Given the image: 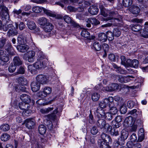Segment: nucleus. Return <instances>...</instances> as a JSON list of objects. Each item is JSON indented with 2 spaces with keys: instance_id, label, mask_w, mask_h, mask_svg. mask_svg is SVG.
I'll return each instance as SVG.
<instances>
[{
  "instance_id": "5701e85b",
  "label": "nucleus",
  "mask_w": 148,
  "mask_h": 148,
  "mask_svg": "<svg viewBox=\"0 0 148 148\" xmlns=\"http://www.w3.org/2000/svg\"><path fill=\"white\" fill-rule=\"evenodd\" d=\"M101 136L102 141H104L105 142L109 143V142L111 143L112 141V139L110 135L105 133H102Z\"/></svg>"
},
{
  "instance_id": "a18cd8bd",
  "label": "nucleus",
  "mask_w": 148,
  "mask_h": 148,
  "mask_svg": "<svg viewBox=\"0 0 148 148\" xmlns=\"http://www.w3.org/2000/svg\"><path fill=\"white\" fill-rule=\"evenodd\" d=\"M10 129L9 125L8 124H4L2 125L0 127V129L2 131L6 132Z\"/></svg>"
},
{
  "instance_id": "13d9d810",
  "label": "nucleus",
  "mask_w": 148,
  "mask_h": 148,
  "mask_svg": "<svg viewBox=\"0 0 148 148\" xmlns=\"http://www.w3.org/2000/svg\"><path fill=\"white\" fill-rule=\"evenodd\" d=\"M43 8H41L39 6H35L32 8V10L35 13H39L42 11Z\"/></svg>"
},
{
  "instance_id": "58836bf2",
  "label": "nucleus",
  "mask_w": 148,
  "mask_h": 148,
  "mask_svg": "<svg viewBox=\"0 0 148 148\" xmlns=\"http://www.w3.org/2000/svg\"><path fill=\"white\" fill-rule=\"evenodd\" d=\"M36 55L37 56V59L38 60H44L46 59H47L46 58L45 56L43 53L42 52L40 51H39L37 52Z\"/></svg>"
},
{
  "instance_id": "ddd939ff",
  "label": "nucleus",
  "mask_w": 148,
  "mask_h": 148,
  "mask_svg": "<svg viewBox=\"0 0 148 148\" xmlns=\"http://www.w3.org/2000/svg\"><path fill=\"white\" fill-rule=\"evenodd\" d=\"M119 87V86L118 84L114 83L110 85L109 86L104 87L103 90L105 91L112 92L118 90Z\"/></svg>"
},
{
  "instance_id": "c03bdc74",
  "label": "nucleus",
  "mask_w": 148,
  "mask_h": 148,
  "mask_svg": "<svg viewBox=\"0 0 148 148\" xmlns=\"http://www.w3.org/2000/svg\"><path fill=\"white\" fill-rule=\"evenodd\" d=\"M15 27L16 29L18 28V26L20 30H22L25 28V25L23 22H20L19 24L15 23Z\"/></svg>"
},
{
  "instance_id": "20e7f679",
  "label": "nucleus",
  "mask_w": 148,
  "mask_h": 148,
  "mask_svg": "<svg viewBox=\"0 0 148 148\" xmlns=\"http://www.w3.org/2000/svg\"><path fill=\"white\" fill-rule=\"evenodd\" d=\"M97 122L96 123V125L100 129H103L104 130V132H106V130H107V128H108L109 126L110 125L109 124L106 123V121L104 119H101L100 118H98Z\"/></svg>"
},
{
  "instance_id": "774afa93",
  "label": "nucleus",
  "mask_w": 148,
  "mask_h": 148,
  "mask_svg": "<svg viewBox=\"0 0 148 148\" xmlns=\"http://www.w3.org/2000/svg\"><path fill=\"white\" fill-rule=\"evenodd\" d=\"M132 60L130 59H127L126 61V65H124V66L128 68L129 67H131L132 66Z\"/></svg>"
},
{
  "instance_id": "5fc2aeb1",
  "label": "nucleus",
  "mask_w": 148,
  "mask_h": 148,
  "mask_svg": "<svg viewBox=\"0 0 148 148\" xmlns=\"http://www.w3.org/2000/svg\"><path fill=\"white\" fill-rule=\"evenodd\" d=\"M129 135L128 132L125 130H123L122 131L121 136V137L126 139Z\"/></svg>"
},
{
  "instance_id": "37998d69",
  "label": "nucleus",
  "mask_w": 148,
  "mask_h": 148,
  "mask_svg": "<svg viewBox=\"0 0 148 148\" xmlns=\"http://www.w3.org/2000/svg\"><path fill=\"white\" fill-rule=\"evenodd\" d=\"M93 47L94 49L96 51H99L101 49V45L98 42H95L93 44Z\"/></svg>"
},
{
  "instance_id": "680f3d73",
  "label": "nucleus",
  "mask_w": 148,
  "mask_h": 148,
  "mask_svg": "<svg viewBox=\"0 0 148 148\" xmlns=\"http://www.w3.org/2000/svg\"><path fill=\"white\" fill-rule=\"evenodd\" d=\"M28 68V70L32 74H33L36 71V70L35 69V67L34 66V64L33 65H29Z\"/></svg>"
},
{
  "instance_id": "052dcab7",
  "label": "nucleus",
  "mask_w": 148,
  "mask_h": 148,
  "mask_svg": "<svg viewBox=\"0 0 148 148\" xmlns=\"http://www.w3.org/2000/svg\"><path fill=\"white\" fill-rule=\"evenodd\" d=\"M116 71L117 73L122 74L125 75L127 73V72L126 70L122 69L120 67H119Z\"/></svg>"
},
{
  "instance_id": "b1692460",
  "label": "nucleus",
  "mask_w": 148,
  "mask_h": 148,
  "mask_svg": "<svg viewBox=\"0 0 148 148\" xmlns=\"http://www.w3.org/2000/svg\"><path fill=\"white\" fill-rule=\"evenodd\" d=\"M20 98L23 102H25V103H29L31 101L30 97L25 94L21 95Z\"/></svg>"
},
{
  "instance_id": "f704fd0d",
  "label": "nucleus",
  "mask_w": 148,
  "mask_h": 148,
  "mask_svg": "<svg viewBox=\"0 0 148 148\" xmlns=\"http://www.w3.org/2000/svg\"><path fill=\"white\" fill-rule=\"evenodd\" d=\"M49 22L48 20L45 17L40 18L38 20V24L42 26V27Z\"/></svg>"
},
{
  "instance_id": "f8f14e48",
  "label": "nucleus",
  "mask_w": 148,
  "mask_h": 148,
  "mask_svg": "<svg viewBox=\"0 0 148 148\" xmlns=\"http://www.w3.org/2000/svg\"><path fill=\"white\" fill-rule=\"evenodd\" d=\"M104 115L102 116L100 114H96V116L97 118H102L104 117H105V119L109 121L111 120L113 118V114H112L110 112H107L105 113V111L103 112Z\"/></svg>"
},
{
  "instance_id": "9d476101",
  "label": "nucleus",
  "mask_w": 148,
  "mask_h": 148,
  "mask_svg": "<svg viewBox=\"0 0 148 148\" xmlns=\"http://www.w3.org/2000/svg\"><path fill=\"white\" fill-rule=\"evenodd\" d=\"M1 16L2 21L4 23L3 26L12 23V21L10 19V16L8 12L3 13Z\"/></svg>"
},
{
  "instance_id": "473e14b6",
  "label": "nucleus",
  "mask_w": 148,
  "mask_h": 148,
  "mask_svg": "<svg viewBox=\"0 0 148 148\" xmlns=\"http://www.w3.org/2000/svg\"><path fill=\"white\" fill-rule=\"evenodd\" d=\"M132 30L134 32H138L142 28V26L139 24L131 25H130Z\"/></svg>"
},
{
  "instance_id": "a211bd4d",
  "label": "nucleus",
  "mask_w": 148,
  "mask_h": 148,
  "mask_svg": "<svg viewBox=\"0 0 148 148\" xmlns=\"http://www.w3.org/2000/svg\"><path fill=\"white\" fill-rule=\"evenodd\" d=\"M130 12L134 15H137L139 14L140 11L139 7L136 5H132L129 8Z\"/></svg>"
},
{
  "instance_id": "4be33fe9",
  "label": "nucleus",
  "mask_w": 148,
  "mask_h": 148,
  "mask_svg": "<svg viewBox=\"0 0 148 148\" xmlns=\"http://www.w3.org/2000/svg\"><path fill=\"white\" fill-rule=\"evenodd\" d=\"M5 50L8 52L9 54L11 56L15 55L12 46L10 43H8L5 46Z\"/></svg>"
},
{
  "instance_id": "bb28decb",
  "label": "nucleus",
  "mask_w": 148,
  "mask_h": 148,
  "mask_svg": "<svg viewBox=\"0 0 148 148\" xmlns=\"http://www.w3.org/2000/svg\"><path fill=\"white\" fill-rule=\"evenodd\" d=\"M42 28L44 31L47 32H50L53 28V25L50 22L48 23L44 26Z\"/></svg>"
},
{
  "instance_id": "e2e57ef3",
  "label": "nucleus",
  "mask_w": 148,
  "mask_h": 148,
  "mask_svg": "<svg viewBox=\"0 0 148 148\" xmlns=\"http://www.w3.org/2000/svg\"><path fill=\"white\" fill-rule=\"evenodd\" d=\"M51 88L49 87H45L43 89V91L47 96L51 93Z\"/></svg>"
},
{
  "instance_id": "c85d7f7f",
  "label": "nucleus",
  "mask_w": 148,
  "mask_h": 148,
  "mask_svg": "<svg viewBox=\"0 0 148 148\" xmlns=\"http://www.w3.org/2000/svg\"><path fill=\"white\" fill-rule=\"evenodd\" d=\"M144 130L143 128H141L139 130L138 132V142H141L145 138V134L144 133Z\"/></svg>"
},
{
  "instance_id": "09e8293b",
  "label": "nucleus",
  "mask_w": 148,
  "mask_h": 148,
  "mask_svg": "<svg viewBox=\"0 0 148 148\" xmlns=\"http://www.w3.org/2000/svg\"><path fill=\"white\" fill-rule=\"evenodd\" d=\"M99 8L101 11V14L105 17H106L108 16V13L106 12V9L103 5H99Z\"/></svg>"
},
{
  "instance_id": "39448f33",
  "label": "nucleus",
  "mask_w": 148,
  "mask_h": 148,
  "mask_svg": "<svg viewBox=\"0 0 148 148\" xmlns=\"http://www.w3.org/2000/svg\"><path fill=\"white\" fill-rule=\"evenodd\" d=\"M9 60L8 54L6 51L0 50V64L3 65L5 62H7Z\"/></svg>"
},
{
  "instance_id": "412c9836",
  "label": "nucleus",
  "mask_w": 148,
  "mask_h": 148,
  "mask_svg": "<svg viewBox=\"0 0 148 148\" xmlns=\"http://www.w3.org/2000/svg\"><path fill=\"white\" fill-rule=\"evenodd\" d=\"M17 49L20 52L24 53L26 52L29 49L28 45L24 44L18 45L16 46Z\"/></svg>"
},
{
  "instance_id": "72a5a7b5",
  "label": "nucleus",
  "mask_w": 148,
  "mask_h": 148,
  "mask_svg": "<svg viewBox=\"0 0 148 148\" xmlns=\"http://www.w3.org/2000/svg\"><path fill=\"white\" fill-rule=\"evenodd\" d=\"M127 146L128 147H131L132 148H140L141 145L139 143H136L134 144L132 142H129L127 144Z\"/></svg>"
},
{
  "instance_id": "338daca9",
  "label": "nucleus",
  "mask_w": 148,
  "mask_h": 148,
  "mask_svg": "<svg viewBox=\"0 0 148 148\" xmlns=\"http://www.w3.org/2000/svg\"><path fill=\"white\" fill-rule=\"evenodd\" d=\"M37 95L38 97L42 98L47 96L44 91H40L38 92L37 93Z\"/></svg>"
},
{
  "instance_id": "393cba45",
  "label": "nucleus",
  "mask_w": 148,
  "mask_h": 148,
  "mask_svg": "<svg viewBox=\"0 0 148 148\" xmlns=\"http://www.w3.org/2000/svg\"><path fill=\"white\" fill-rule=\"evenodd\" d=\"M88 11L90 14L95 15L97 14L99 11V9L97 6L92 5L89 7Z\"/></svg>"
},
{
  "instance_id": "4468645a",
  "label": "nucleus",
  "mask_w": 148,
  "mask_h": 148,
  "mask_svg": "<svg viewBox=\"0 0 148 148\" xmlns=\"http://www.w3.org/2000/svg\"><path fill=\"white\" fill-rule=\"evenodd\" d=\"M107 130H106L105 132L108 133H110L111 135L113 136H117L119 135V131L114 128H112V127L111 125L109 126Z\"/></svg>"
},
{
  "instance_id": "3c124183",
  "label": "nucleus",
  "mask_w": 148,
  "mask_h": 148,
  "mask_svg": "<svg viewBox=\"0 0 148 148\" xmlns=\"http://www.w3.org/2000/svg\"><path fill=\"white\" fill-rule=\"evenodd\" d=\"M43 10L47 15L50 16L52 17H55L56 16V15L51 13V11L49 10H47L45 8H43Z\"/></svg>"
},
{
  "instance_id": "6e6552de",
  "label": "nucleus",
  "mask_w": 148,
  "mask_h": 148,
  "mask_svg": "<svg viewBox=\"0 0 148 148\" xmlns=\"http://www.w3.org/2000/svg\"><path fill=\"white\" fill-rule=\"evenodd\" d=\"M26 35L25 34L23 33L22 35H19L17 38V41L18 44L20 45L24 44L27 43V39L25 35L27 36H29L30 35L29 32H27L26 33Z\"/></svg>"
},
{
  "instance_id": "e433bc0d",
  "label": "nucleus",
  "mask_w": 148,
  "mask_h": 148,
  "mask_svg": "<svg viewBox=\"0 0 148 148\" xmlns=\"http://www.w3.org/2000/svg\"><path fill=\"white\" fill-rule=\"evenodd\" d=\"M113 104H108V106L110 108V112L113 115H115L118 112V110L116 107H113Z\"/></svg>"
},
{
  "instance_id": "6e6d98bb",
  "label": "nucleus",
  "mask_w": 148,
  "mask_h": 148,
  "mask_svg": "<svg viewBox=\"0 0 148 148\" xmlns=\"http://www.w3.org/2000/svg\"><path fill=\"white\" fill-rule=\"evenodd\" d=\"M16 66L13 64L11 63L8 68V71L10 73H13L16 69Z\"/></svg>"
},
{
  "instance_id": "9b49d317",
  "label": "nucleus",
  "mask_w": 148,
  "mask_h": 148,
  "mask_svg": "<svg viewBox=\"0 0 148 148\" xmlns=\"http://www.w3.org/2000/svg\"><path fill=\"white\" fill-rule=\"evenodd\" d=\"M141 123V121L140 120H134L133 124L129 126L130 127V131L132 132H136L138 127L140 125Z\"/></svg>"
},
{
  "instance_id": "8fccbe9b",
  "label": "nucleus",
  "mask_w": 148,
  "mask_h": 148,
  "mask_svg": "<svg viewBox=\"0 0 148 148\" xmlns=\"http://www.w3.org/2000/svg\"><path fill=\"white\" fill-rule=\"evenodd\" d=\"M120 112L122 114L125 113L127 110V108L126 105L125 104H123L120 107Z\"/></svg>"
},
{
  "instance_id": "c9c22d12",
  "label": "nucleus",
  "mask_w": 148,
  "mask_h": 148,
  "mask_svg": "<svg viewBox=\"0 0 148 148\" xmlns=\"http://www.w3.org/2000/svg\"><path fill=\"white\" fill-rule=\"evenodd\" d=\"M18 82L19 84L23 85H26L27 83V81L24 77L21 76L18 78Z\"/></svg>"
},
{
  "instance_id": "dca6fc26",
  "label": "nucleus",
  "mask_w": 148,
  "mask_h": 148,
  "mask_svg": "<svg viewBox=\"0 0 148 148\" xmlns=\"http://www.w3.org/2000/svg\"><path fill=\"white\" fill-rule=\"evenodd\" d=\"M36 78L37 82L40 84H45L47 83V77L46 76L42 75H38Z\"/></svg>"
},
{
  "instance_id": "cd10ccee",
  "label": "nucleus",
  "mask_w": 148,
  "mask_h": 148,
  "mask_svg": "<svg viewBox=\"0 0 148 148\" xmlns=\"http://www.w3.org/2000/svg\"><path fill=\"white\" fill-rule=\"evenodd\" d=\"M106 34L102 32L99 34L98 35V40L101 42H105L107 40Z\"/></svg>"
},
{
  "instance_id": "864d4df0",
  "label": "nucleus",
  "mask_w": 148,
  "mask_h": 148,
  "mask_svg": "<svg viewBox=\"0 0 148 148\" xmlns=\"http://www.w3.org/2000/svg\"><path fill=\"white\" fill-rule=\"evenodd\" d=\"M53 109V107H49L47 108L42 109L40 110V112L43 114H47Z\"/></svg>"
},
{
  "instance_id": "2f4dec72",
  "label": "nucleus",
  "mask_w": 148,
  "mask_h": 148,
  "mask_svg": "<svg viewBox=\"0 0 148 148\" xmlns=\"http://www.w3.org/2000/svg\"><path fill=\"white\" fill-rule=\"evenodd\" d=\"M26 25L28 28L31 30L35 29L36 28V24L34 22L32 21H27Z\"/></svg>"
},
{
  "instance_id": "f257e3e1",
  "label": "nucleus",
  "mask_w": 148,
  "mask_h": 148,
  "mask_svg": "<svg viewBox=\"0 0 148 148\" xmlns=\"http://www.w3.org/2000/svg\"><path fill=\"white\" fill-rule=\"evenodd\" d=\"M113 100L112 97H109L108 98L105 99L103 101L100 102L99 103V106L97 108L96 110V114H101L102 115H104L103 112L104 111L103 108L108 106L109 104H113Z\"/></svg>"
},
{
  "instance_id": "69168bd1",
  "label": "nucleus",
  "mask_w": 148,
  "mask_h": 148,
  "mask_svg": "<svg viewBox=\"0 0 148 148\" xmlns=\"http://www.w3.org/2000/svg\"><path fill=\"white\" fill-rule=\"evenodd\" d=\"M112 123L113 127L114 128H118L121 125V124L120 123L114 121H112Z\"/></svg>"
},
{
  "instance_id": "c756f323",
  "label": "nucleus",
  "mask_w": 148,
  "mask_h": 148,
  "mask_svg": "<svg viewBox=\"0 0 148 148\" xmlns=\"http://www.w3.org/2000/svg\"><path fill=\"white\" fill-rule=\"evenodd\" d=\"M13 62L14 64L16 66H19L23 64V60L18 56H15L13 59Z\"/></svg>"
},
{
  "instance_id": "4d7b16f0",
  "label": "nucleus",
  "mask_w": 148,
  "mask_h": 148,
  "mask_svg": "<svg viewBox=\"0 0 148 148\" xmlns=\"http://www.w3.org/2000/svg\"><path fill=\"white\" fill-rule=\"evenodd\" d=\"M139 64V62L138 60L136 59L132 60L131 67L136 68L138 67Z\"/></svg>"
},
{
  "instance_id": "79ce46f5",
  "label": "nucleus",
  "mask_w": 148,
  "mask_h": 148,
  "mask_svg": "<svg viewBox=\"0 0 148 148\" xmlns=\"http://www.w3.org/2000/svg\"><path fill=\"white\" fill-rule=\"evenodd\" d=\"M107 39L109 41H112L114 38V35L113 32L110 31H108L106 32Z\"/></svg>"
},
{
  "instance_id": "a878e982",
  "label": "nucleus",
  "mask_w": 148,
  "mask_h": 148,
  "mask_svg": "<svg viewBox=\"0 0 148 148\" xmlns=\"http://www.w3.org/2000/svg\"><path fill=\"white\" fill-rule=\"evenodd\" d=\"M35 52L34 51H29L28 53V61L29 62H33L34 61Z\"/></svg>"
},
{
  "instance_id": "a19ab883",
  "label": "nucleus",
  "mask_w": 148,
  "mask_h": 148,
  "mask_svg": "<svg viewBox=\"0 0 148 148\" xmlns=\"http://www.w3.org/2000/svg\"><path fill=\"white\" fill-rule=\"evenodd\" d=\"M100 95L97 92L93 93L92 95L91 99L94 101H97L99 99Z\"/></svg>"
},
{
  "instance_id": "de8ad7c7",
  "label": "nucleus",
  "mask_w": 148,
  "mask_h": 148,
  "mask_svg": "<svg viewBox=\"0 0 148 148\" xmlns=\"http://www.w3.org/2000/svg\"><path fill=\"white\" fill-rule=\"evenodd\" d=\"M10 135L6 133L3 134L1 137V140L4 141H7L10 139Z\"/></svg>"
},
{
  "instance_id": "49530a36",
  "label": "nucleus",
  "mask_w": 148,
  "mask_h": 148,
  "mask_svg": "<svg viewBox=\"0 0 148 148\" xmlns=\"http://www.w3.org/2000/svg\"><path fill=\"white\" fill-rule=\"evenodd\" d=\"M113 32L114 36L116 37H119L121 34V32L119 28H114L113 30Z\"/></svg>"
},
{
  "instance_id": "6ab92c4d",
  "label": "nucleus",
  "mask_w": 148,
  "mask_h": 148,
  "mask_svg": "<svg viewBox=\"0 0 148 148\" xmlns=\"http://www.w3.org/2000/svg\"><path fill=\"white\" fill-rule=\"evenodd\" d=\"M134 122L133 117L132 116H129L125 119L124 121V125L125 127H127L132 125Z\"/></svg>"
},
{
  "instance_id": "ea45409f",
  "label": "nucleus",
  "mask_w": 148,
  "mask_h": 148,
  "mask_svg": "<svg viewBox=\"0 0 148 148\" xmlns=\"http://www.w3.org/2000/svg\"><path fill=\"white\" fill-rule=\"evenodd\" d=\"M132 0H123L122 3L123 5L125 7H129L132 4Z\"/></svg>"
},
{
  "instance_id": "f03ea898",
  "label": "nucleus",
  "mask_w": 148,
  "mask_h": 148,
  "mask_svg": "<svg viewBox=\"0 0 148 148\" xmlns=\"http://www.w3.org/2000/svg\"><path fill=\"white\" fill-rule=\"evenodd\" d=\"M58 112V108H56L53 111L52 114H48L47 116V119L45 121V123L47 126L48 129L50 130H52L53 127V123L50 120L55 121L56 117V114Z\"/></svg>"
},
{
  "instance_id": "4c0bfd02",
  "label": "nucleus",
  "mask_w": 148,
  "mask_h": 148,
  "mask_svg": "<svg viewBox=\"0 0 148 148\" xmlns=\"http://www.w3.org/2000/svg\"><path fill=\"white\" fill-rule=\"evenodd\" d=\"M46 127L44 125L41 124L39 126L38 131L40 134L42 135L46 133Z\"/></svg>"
},
{
  "instance_id": "0eeeda50",
  "label": "nucleus",
  "mask_w": 148,
  "mask_h": 148,
  "mask_svg": "<svg viewBox=\"0 0 148 148\" xmlns=\"http://www.w3.org/2000/svg\"><path fill=\"white\" fill-rule=\"evenodd\" d=\"M86 26L88 27H90L91 24L93 25L96 26L100 23V22L94 18H90L86 20Z\"/></svg>"
},
{
  "instance_id": "aec40b11",
  "label": "nucleus",
  "mask_w": 148,
  "mask_h": 148,
  "mask_svg": "<svg viewBox=\"0 0 148 148\" xmlns=\"http://www.w3.org/2000/svg\"><path fill=\"white\" fill-rule=\"evenodd\" d=\"M31 87L33 92H36L38 91L40 88V84L37 82H34L32 83Z\"/></svg>"
},
{
  "instance_id": "423d86ee",
  "label": "nucleus",
  "mask_w": 148,
  "mask_h": 148,
  "mask_svg": "<svg viewBox=\"0 0 148 148\" xmlns=\"http://www.w3.org/2000/svg\"><path fill=\"white\" fill-rule=\"evenodd\" d=\"M47 61V59H46L45 60H39L36 62L34 64L35 68L38 69L44 68L46 66Z\"/></svg>"
},
{
  "instance_id": "7ed1b4c3",
  "label": "nucleus",
  "mask_w": 148,
  "mask_h": 148,
  "mask_svg": "<svg viewBox=\"0 0 148 148\" xmlns=\"http://www.w3.org/2000/svg\"><path fill=\"white\" fill-rule=\"evenodd\" d=\"M8 30V31L7 33V36L8 37L14 36L18 34V31L12 23L3 26V31L6 32Z\"/></svg>"
},
{
  "instance_id": "0e129e2a",
  "label": "nucleus",
  "mask_w": 148,
  "mask_h": 148,
  "mask_svg": "<svg viewBox=\"0 0 148 148\" xmlns=\"http://www.w3.org/2000/svg\"><path fill=\"white\" fill-rule=\"evenodd\" d=\"M101 48H102L103 51H108L109 47L108 44L104 43L101 45Z\"/></svg>"
},
{
  "instance_id": "f3484780",
  "label": "nucleus",
  "mask_w": 148,
  "mask_h": 148,
  "mask_svg": "<svg viewBox=\"0 0 148 148\" xmlns=\"http://www.w3.org/2000/svg\"><path fill=\"white\" fill-rule=\"evenodd\" d=\"M116 78L119 82L121 83H125L130 81V79L127 76L119 75L116 76Z\"/></svg>"
},
{
  "instance_id": "bf43d9fd",
  "label": "nucleus",
  "mask_w": 148,
  "mask_h": 148,
  "mask_svg": "<svg viewBox=\"0 0 148 148\" xmlns=\"http://www.w3.org/2000/svg\"><path fill=\"white\" fill-rule=\"evenodd\" d=\"M114 20H116L117 22H121L122 21V16L121 15H119L118 13H116L115 17H113Z\"/></svg>"
},
{
  "instance_id": "7c9ffc66",
  "label": "nucleus",
  "mask_w": 148,
  "mask_h": 148,
  "mask_svg": "<svg viewBox=\"0 0 148 148\" xmlns=\"http://www.w3.org/2000/svg\"><path fill=\"white\" fill-rule=\"evenodd\" d=\"M108 143L102 141L101 140H99L98 145L100 148H110V147Z\"/></svg>"
},
{
  "instance_id": "2eb2a0df",
  "label": "nucleus",
  "mask_w": 148,
  "mask_h": 148,
  "mask_svg": "<svg viewBox=\"0 0 148 148\" xmlns=\"http://www.w3.org/2000/svg\"><path fill=\"white\" fill-rule=\"evenodd\" d=\"M81 34L82 36L87 38V39L90 40L94 39L95 38V36H90V33L86 29L82 30L81 32Z\"/></svg>"
},
{
  "instance_id": "1a4fd4ad",
  "label": "nucleus",
  "mask_w": 148,
  "mask_h": 148,
  "mask_svg": "<svg viewBox=\"0 0 148 148\" xmlns=\"http://www.w3.org/2000/svg\"><path fill=\"white\" fill-rule=\"evenodd\" d=\"M25 123L27 128L29 129H32L34 127L35 121L33 118H29L25 120Z\"/></svg>"
},
{
  "instance_id": "603ef678",
  "label": "nucleus",
  "mask_w": 148,
  "mask_h": 148,
  "mask_svg": "<svg viewBox=\"0 0 148 148\" xmlns=\"http://www.w3.org/2000/svg\"><path fill=\"white\" fill-rule=\"evenodd\" d=\"M98 132V129L95 126L91 127L90 128V132L93 135H95Z\"/></svg>"
}]
</instances>
